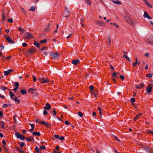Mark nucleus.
<instances>
[{
  "label": "nucleus",
  "instance_id": "11",
  "mask_svg": "<svg viewBox=\"0 0 153 153\" xmlns=\"http://www.w3.org/2000/svg\"><path fill=\"white\" fill-rule=\"evenodd\" d=\"M144 149L147 152H149L150 153H152L151 152V148L149 147L145 146L143 147Z\"/></svg>",
  "mask_w": 153,
  "mask_h": 153
},
{
  "label": "nucleus",
  "instance_id": "32",
  "mask_svg": "<svg viewBox=\"0 0 153 153\" xmlns=\"http://www.w3.org/2000/svg\"><path fill=\"white\" fill-rule=\"evenodd\" d=\"M35 8L34 6H31L30 9H29V11H33L35 10Z\"/></svg>",
  "mask_w": 153,
  "mask_h": 153
},
{
  "label": "nucleus",
  "instance_id": "18",
  "mask_svg": "<svg viewBox=\"0 0 153 153\" xmlns=\"http://www.w3.org/2000/svg\"><path fill=\"white\" fill-rule=\"evenodd\" d=\"M35 50L33 48H30L28 51V52L30 53V54H32L33 52H34Z\"/></svg>",
  "mask_w": 153,
  "mask_h": 153
},
{
  "label": "nucleus",
  "instance_id": "12",
  "mask_svg": "<svg viewBox=\"0 0 153 153\" xmlns=\"http://www.w3.org/2000/svg\"><path fill=\"white\" fill-rule=\"evenodd\" d=\"M51 55L52 57L55 59L57 58L59 56V54L57 53H52Z\"/></svg>",
  "mask_w": 153,
  "mask_h": 153
},
{
  "label": "nucleus",
  "instance_id": "53",
  "mask_svg": "<svg viewBox=\"0 0 153 153\" xmlns=\"http://www.w3.org/2000/svg\"><path fill=\"white\" fill-rule=\"evenodd\" d=\"M65 124L66 125H68L70 124L69 122L68 121H65Z\"/></svg>",
  "mask_w": 153,
  "mask_h": 153
},
{
  "label": "nucleus",
  "instance_id": "30",
  "mask_svg": "<svg viewBox=\"0 0 153 153\" xmlns=\"http://www.w3.org/2000/svg\"><path fill=\"white\" fill-rule=\"evenodd\" d=\"M86 3L88 5H91V2L90 0H84Z\"/></svg>",
  "mask_w": 153,
  "mask_h": 153
},
{
  "label": "nucleus",
  "instance_id": "1",
  "mask_svg": "<svg viewBox=\"0 0 153 153\" xmlns=\"http://www.w3.org/2000/svg\"><path fill=\"white\" fill-rule=\"evenodd\" d=\"M125 20L130 25L134 26L137 23L136 21L132 19L129 16H126L124 17Z\"/></svg>",
  "mask_w": 153,
  "mask_h": 153
},
{
  "label": "nucleus",
  "instance_id": "40",
  "mask_svg": "<svg viewBox=\"0 0 153 153\" xmlns=\"http://www.w3.org/2000/svg\"><path fill=\"white\" fill-rule=\"evenodd\" d=\"M47 42V40L46 39H44L43 40H41L40 43H45Z\"/></svg>",
  "mask_w": 153,
  "mask_h": 153
},
{
  "label": "nucleus",
  "instance_id": "31",
  "mask_svg": "<svg viewBox=\"0 0 153 153\" xmlns=\"http://www.w3.org/2000/svg\"><path fill=\"white\" fill-rule=\"evenodd\" d=\"M13 100L15 101L18 103H19L20 102V100L18 99L16 97H13Z\"/></svg>",
  "mask_w": 153,
  "mask_h": 153
},
{
  "label": "nucleus",
  "instance_id": "33",
  "mask_svg": "<svg viewBox=\"0 0 153 153\" xmlns=\"http://www.w3.org/2000/svg\"><path fill=\"white\" fill-rule=\"evenodd\" d=\"M18 30L19 31L22 32V33H24V32L25 31V30L24 29H23L21 27H18Z\"/></svg>",
  "mask_w": 153,
  "mask_h": 153
},
{
  "label": "nucleus",
  "instance_id": "43",
  "mask_svg": "<svg viewBox=\"0 0 153 153\" xmlns=\"http://www.w3.org/2000/svg\"><path fill=\"white\" fill-rule=\"evenodd\" d=\"M119 77L120 79H121L123 80L124 79V77L123 75H120L119 76Z\"/></svg>",
  "mask_w": 153,
  "mask_h": 153
},
{
  "label": "nucleus",
  "instance_id": "64",
  "mask_svg": "<svg viewBox=\"0 0 153 153\" xmlns=\"http://www.w3.org/2000/svg\"><path fill=\"white\" fill-rule=\"evenodd\" d=\"M53 153H61V152H59L56 151L55 150H54Z\"/></svg>",
  "mask_w": 153,
  "mask_h": 153
},
{
  "label": "nucleus",
  "instance_id": "59",
  "mask_svg": "<svg viewBox=\"0 0 153 153\" xmlns=\"http://www.w3.org/2000/svg\"><path fill=\"white\" fill-rule=\"evenodd\" d=\"M59 139L61 140H62L64 139V137L62 136L61 137L59 138Z\"/></svg>",
  "mask_w": 153,
  "mask_h": 153
},
{
  "label": "nucleus",
  "instance_id": "57",
  "mask_svg": "<svg viewBox=\"0 0 153 153\" xmlns=\"http://www.w3.org/2000/svg\"><path fill=\"white\" fill-rule=\"evenodd\" d=\"M54 137L56 139H58L59 137V136L58 135H57L56 134H55L54 135Z\"/></svg>",
  "mask_w": 153,
  "mask_h": 153
},
{
  "label": "nucleus",
  "instance_id": "20",
  "mask_svg": "<svg viewBox=\"0 0 153 153\" xmlns=\"http://www.w3.org/2000/svg\"><path fill=\"white\" fill-rule=\"evenodd\" d=\"M51 26V25L50 24H48L46 27L45 28V30L46 31H49L50 28V27Z\"/></svg>",
  "mask_w": 153,
  "mask_h": 153
},
{
  "label": "nucleus",
  "instance_id": "46",
  "mask_svg": "<svg viewBox=\"0 0 153 153\" xmlns=\"http://www.w3.org/2000/svg\"><path fill=\"white\" fill-rule=\"evenodd\" d=\"M48 113V112L47 111L45 110L43 111V114L44 115H46Z\"/></svg>",
  "mask_w": 153,
  "mask_h": 153
},
{
  "label": "nucleus",
  "instance_id": "58",
  "mask_svg": "<svg viewBox=\"0 0 153 153\" xmlns=\"http://www.w3.org/2000/svg\"><path fill=\"white\" fill-rule=\"evenodd\" d=\"M34 130V128H32L31 129H30L29 130V131L30 132H32Z\"/></svg>",
  "mask_w": 153,
  "mask_h": 153
},
{
  "label": "nucleus",
  "instance_id": "39",
  "mask_svg": "<svg viewBox=\"0 0 153 153\" xmlns=\"http://www.w3.org/2000/svg\"><path fill=\"white\" fill-rule=\"evenodd\" d=\"M135 100L134 98H131V103H133V102H135Z\"/></svg>",
  "mask_w": 153,
  "mask_h": 153
},
{
  "label": "nucleus",
  "instance_id": "27",
  "mask_svg": "<svg viewBox=\"0 0 153 153\" xmlns=\"http://www.w3.org/2000/svg\"><path fill=\"white\" fill-rule=\"evenodd\" d=\"M16 149L17 150L18 152H21L22 153H25V152L22 149L18 147H16Z\"/></svg>",
  "mask_w": 153,
  "mask_h": 153
},
{
  "label": "nucleus",
  "instance_id": "21",
  "mask_svg": "<svg viewBox=\"0 0 153 153\" xmlns=\"http://www.w3.org/2000/svg\"><path fill=\"white\" fill-rule=\"evenodd\" d=\"M33 134L34 135H37L38 136H39L40 135V134L39 132H36L35 131H34L33 133Z\"/></svg>",
  "mask_w": 153,
  "mask_h": 153
},
{
  "label": "nucleus",
  "instance_id": "63",
  "mask_svg": "<svg viewBox=\"0 0 153 153\" xmlns=\"http://www.w3.org/2000/svg\"><path fill=\"white\" fill-rule=\"evenodd\" d=\"M29 124L31 126V127L34 128V125L33 124H32L30 123H29Z\"/></svg>",
  "mask_w": 153,
  "mask_h": 153
},
{
  "label": "nucleus",
  "instance_id": "51",
  "mask_svg": "<svg viewBox=\"0 0 153 153\" xmlns=\"http://www.w3.org/2000/svg\"><path fill=\"white\" fill-rule=\"evenodd\" d=\"M2 20L4 21L5 19V16L4 14H2Z\"/></svg>",
  "mask_w": 153,
  "mask_h": 153
},
{
  "label": "nucleus",
  "instance_id": "5",
  "mask_svg": "<svg viewBox=\"0 0 153 153\" xmlns=\"http://www.w3.org/2000/svg\"><path fill=\"white\" fill-rule=\"evenodd\" d=\"M146 94H149L152 91V87L150 84H149L148 86L146 88Z\"/></svg>",
  "mask_w": 153,
  "mask_h": 153
},
{
  "label": "nucleus",
  "instance_id": "4",
  "mask_svg": "<svg viewBox=\"0 0 153 153\" xmlns=\"http://www.w3.org/2000/svg\"><path fill=\"white\" fill-rule=\"evenodd\" d=\"M38 80L42 83H45L49 81L48 79L45 77L40 78Z\"/></svg>",
  "mask_w": 153,
  "mask_h": 153
},
{
  "label": "nucleus",
  "instance_id": "14",
  "mask_svg": "<svg viewBox=\"0 0 153 153\" xmlns=\"http://www.w3.org/2000/svg\"><path fill=\"white\" fill-rule=\"evenodd\" d=\"M12 70L9 69L7 71H4V74L5 76H7L12 71Z\"/></svg>",
  "mask_w": 153,
  "mask_h": 153
},
{
  "label": "nucleus",
  "instance_id": "2",
  "mask_svg": "<svg viewBox=\"0 0 153 153\" xmlns=\"http://www.w3.org/2000/svg\"><path fill=\"white\" fill-rule=\"evenodd\" d=\"M23 38H24L27 39H29L32 38H33V35L30 33L28 32H26L25 33L24 35H23Z\"/></svg>",
  "mask_w": 153,
  "mask_h": 153
},
{
  "label": "nucleus",
  "instance_id": "62",
  "mask_svg": "<svg viewBox=\"0 0 153 153\" xmlns=\"http://www.w3.org/2000/svg\"><path fill=\"white\" fill-rule=\"evenodd\" d=\"M33 79L34 82H35L36 81V79L35 76H33Z\"/></svg>",
  "mask_w": 153,
  "mask_h": 153
},
{
  "label": "nucleus",
  "instance_id": "60",
  "mask_svg": "<svg viewBox=\"0 0 153 153\" xmlns=\"http://www.w3.org/2000/svg\"><path fill=\"white\" fill-rule=\"evenodd\" d=\"M126 59L130 62H131V59L128 56L127 57Z\"/></svg>",
  "mask_w": 153,
  "mask_h": 153
},
{
  "label": "nucleus",
  "instance_id": "29",
  "mask_svg": "<svg viewBox=\"0 0 153 153\" xmlns=\"http://www.w3.org/2000/svg\"><path fill=\"white\" fill-rule=\"evenodd\" d=\"M146 132L148 134H151L153 135V130L151 131L149 130H148L146 131Z\"/></svg>",
  "mask_w": 153,
  "mask_h": 153
},
{
  "label": "nucleus",
  "instance_id": "17",
  "mask_svg": "<svg viewBox=\"0 0 153 153\" xmlns=\"http://www.w3.org/2000/svg\"><path fill=\"white\" fill-rule=\"evenodd\" d=\"M97 24L102 26H103L105 25V24L103 22L100 21H98L97 22Z\"/></svg>",
  "mask_w": 153,
  "mask_h": 153
},
{
  "label": "nucleus",
  "instance_id": "52",
  "mask_svg": "<svg viewBox=\"0 0 153 153\" xmlns=\"http://www.w3.org/2000/svg\"><path fill=\"white\" fill-rule=\"evenodd\" d=\"M7 107V104H4L2 106L3 108H6Z\"/></svg>",
  "mask_w": 153,
  "mask_h": 153
},
{
  "label": "nucleus",
  "instance_id": "41",
  "mask_svg": "<svg viewBox=\"0 0 153 153\" xmlns=\"http://www.w3.org/2000/svg\"><path fill=\"white\" fill-rule=\"evenodd\" d=\"M149 44L151 45H153V41H148L147 42Z\"/></svg>",
  "mask_w": 153,
  "mask_h": 153
},
{
  "label": "nucleus",
  "instance_id": "3",
  "mask_svg": "<svg viewBox=\"0 0 153 153\" xmlns=\"http://www.w3.org/2000/svg\"><path fill=\"white\" fill-rule=\"evenodd\" d=\"M15 135L17 138H20L21 140H23L25 139V137L24 136L19 133H16Z\"/></svg>",
  "mask_w": 153,
  "mask_h": 153
},
{
  "label": "nucleus",
  "instance_id": "10",
  "mask_svg": "<svg viewBox=\"0 0 153 153\" xmlns=\"http://www.w3.org/2000/svg\"><path fill=\"white\" fill-rule=\"evenodd\" d=\"M143 16L144 17L146 18H147L148 19H152V17L150 16L148 14V13L146 12H145L144 13V14L143 15Z\"/></svg>",
  "mask_w": 153,
  "mask_h": 153
},
{
  "label": "nucleus",
  "instance_id": "49",
  "mask_svg": "<svg viewBox=\"0 0 153 153\" xmlns=\"http://www.w3.org/2000/svg\"><path fill=\"white\" fill-rule=\"evenodd\" d=\"M25 145V144L23 143L22 142L21 143V144L20 145V147L21 148H22Z\"/></svg>",
  "mask_w": 153,
  "mask_h": 153
},
{
  "label": "nucleus",
  "instance_id": "9",
  "mask_svg": "<svg viewBox=\"0 0 153 153\" xmlns=\"http://www.w3.org/2000/svg\"><path fill=\"white\" fill-rule=\"evenodd\" d=\"M46 106L44 107V108L45 110H49L51 108L50 104L49 103H47L45 104Z\"/></svg>",
  "mask_w": 153,
  "mask_h": 153
},
{
  "label": "nucleus",
  "instance_id": "45",
  "mask_svg": "<svg viewBox=\"0 0 153 153\" xmlns=\"http://www.w3.org/2000/svg\"><path fill=\"white\" fill-rule=\"evenodd\" d=\"M22 46H23V47H26V46H27V44L26 43L24 42L22 44Z\"/></svg>",
  "mask_w": 153,
  "mask_h": 153
},
{
  "label": "nucleus",
  "instance_id": "42",
  "mask_svg": "<svg viewBox=\"0 0 153 153\" xmlns=\"http://www.w3.org/2000/svg\"><path fill=\"white\" fill-rule=\"evenodd\" d=\"M40 148L41 150L42 149L44 150L46 148L45 147V146H40Z\"/></svg>",
  "mask_w": 153,
  "mask_h": 153
},
{
  "label": "nucleus",
  "instance_id": "16",
  "mask_svg": "<svg viewBox=\"0 0 153 153\" xmlns=\"http://www.w3.org/2000/svg\"><path fill=\"white\" fill-rule=\"evenodd\" d=\"M146 4V5L149 7L150 8H152V5L147 2V0H142Z\"/></svg>",
  "mask_w": 153,
  "mask_h": 153
},
{
  "label": "nucleus",
  "instance_id": "24",
  "mask_svg": "<svg viewBox=\"0 0 153 153\" xmlns=\"http://www.w3.org/2000/svg\"><path fill=\"white\" fill-rule=\"evenodd\" d=\"M111 1L114 3L117 4H121V2L118 0H117L115 1L112 0Z\"/></svg>",
  "mask_w": 153,
  "mask_h": 153
},
{
  "label": "nucleus",
  "instance_id": "6",
  "mask_svg": "<svg viewBox=\"0 0 153 153\" xmlns=\"http://www.w3.org/2000/svg\"><path fill=\"white\" fill-rule=\"evenodd\" d=\"M65 9V10L64 13V15L65 17L67 18L69 16L70 12L68 10V8L66 7Z\"/></svg>",
  "mask_w": 153,
  "mask_h": 153
},
{
  "label": "nucleus",
  "instance_id": "8",
  "mask_svg": "<svg viewBox=\"0 0 153 153\" xmlns=\"http://www.w3.org/2000/svg\"><path fill=\"white\" fill-rule=\"evenodd\" d=\"M5 38L6 40L10 43L13 44L14 43V42L11 39L9 36H5Z\"/></svg>",
  "mask_w": 153,
  "mask_h": 153
},
{
  "label": "nucleus",
  "instance_id": "37",
  "mask_svg": "<svg viewBox=\"0 0 153 153\" xmlns=\"http://www.w3.org/2000/svg\"><path fill=\"white\" fill-rule=\"evenodd\" d=\"M78 114L80 117H82L83 115V114L81 112H78Z\"/></svg>",
  "mask_w": 153,
  "mask_h": 153
},
{
  "label": "nucleus",
  "instance_id": "28",
  "mask_svg": "<svg viewBox=\"0 0 153 153\" xmlns=\"http://www.w3.org/2000/svg\"><path fill=\"white\" fill-rule=\"evenodd\" d=\"M35 150L38 153H41L40 148L39 149L38 147H36L35 148Z\"/></svg>",
  "mask_w": 153,
  "mask_h": 153
},
{
  "label": "nucleus",
  "instance_id": "25",
  "mask_svg": "<svg viewBox=\"0 0 153 153\" xmlns=\"http://www.w3.org/2000/svg\"><path fill=\"white\" fill-rule=\"evenodd\" d=\"M0 125L1 128L4 129L5 128L4 123L3 121L0 122Z\"/></svg>",
  "mask_w": 153,
  "mask_h": 153
},
{
  "label": "nucleus",
  "instance_id": "7",
  "mask_svg": "<svg viewBox=\"0 0 153 153\" xmlns=\"http://www.w3.org/2000/svg\"><path fill=\"white\" fill-rule=\"evenodd\" d=\"M40 123V124L43 125L47 127H49V126L51 127L50 124H48V123L45 122L44 121H42Z\"/></svg>",
  "mask_w": 153,
  "mask_h": 153
},
{
  "label": "nucleus",
  "instance_id": "48",
  "mask_svg": "<svg viewBox=\"0 0 153 153\" xmlns=\"http://www.w3.org/2000/svg\"><path fill=\"white\" fill-rule=\"evenodd\" d=\"M89 87V89L91 90H93L94 88V87L92 85H90Z\"/></svg>",
  "mask_w": 153,
  "mask_h": 153
},
{
  "label": "nucleus",
  "instance_id": "19",
  "mask_svg": "<svg viewBox=\"0 0 153 153\" xmlns=\"http://www.w3.org/2000/svg\"><path fill=\"white\" fill-rule=\"evenodd\" d=\"M142 113H140L139 114H137L136 115V117L134 118V120L135 121H136L138 119L139 117L141 115H142Z\"/></svg>",
  "mask_w": 153,
  "mask_h": 153
},
{
  "label": "nucleus",
  "instance_id": "47",
  "mask_svg": "<svg viewBox=\"0 0 153 153\" xmlns=\"http://www.w3.org/2000/svg\"><path fill=\"white\" fill-rule=\"evenodd\" d=\"M35 90H36L35 89H34L33 88H30L28 90V91L29 92H31V91H35Z\"/></svg>",
  "mask_w": 153,
  "mask_h": 153
},
{
  "label": "nucleus",
  "instance_id": "13",
  "mask_svg": "<svg viewBox=\"0 0 153 153\" xmlns=\"http://www.w3.org/2000/svg\"><path fill=\"white\" fill-rule=\"evenodd\" d=\"M79 62V60L78 59H77L76 60H72V64L76 65H77L78 63Z\"/></svg>",
  "mask_w": 153,
  "mask_h": 153
},
{
  "label": "nucleus",
  "instance_id": "44",
  "mask_svg": "<svg viewBox=\"0 0 153 153\" xmlns=\"http://www.w3.org/2000/svg\"><path fill=\"white\" fill-rule=\"evenodd\" d=\"M7 21H8L9 22H10V23H12L13 22V19H8V20H7Z\"/></svg>",
  "mask_w": 153,
  "mask_h": 153
},
{
  "label": "nucleus",
  "instance_id": "54",
  "mask_svg": "<svg viewBox=\"0 0 153 153\" xmlns=\"http://www.w3.org/2000/svg\"><path fill=\"white\" fill-rule=\"evenodd\" d=\"M1 89L3 90L4 91L7 89V88L3 86L1 87Z\"/></svg>",
  "mask_w": 153,
  "mask_h": 153
},
{
  "label": "nucleus",
  "instance_id": "55",
  "mask_svg": "<svg viewBox=\"0 0 153 153\" xmlns=\"http://www.w3.org/2000/svg\"><path fill=\"white\" fill-rule=\"evenodd\" d=\"M1 59L3 60H5L6 59V57L4 56H1Z\"/></svg>",
  "mask_w": 153,
  "mask_h": 153
},
{
  "label": "nucleus",
  "instance_id": "50",
  "mask_svg": "<svg viewBox=\"0 0 153 153\" xmlns=\"http://www.w3.org/2000/svg\"><path fill=\"white\" fill-rule=\"evenodd\" d=\"M2 143L4 145H6V143L5 140H3L2 141Z\"/></svg>",
  "mask_w": 153,
  "mask_h": 153
},
{
  "label": "nucleus",
  "instance_id": "22",
  "mask_svg": "<svg viewBox=\"0 0 153 153\" xmlns=\"http://www.w3.org/2000/svg\"><path fill=\"white\" fill-rule=\"evenodd\" d=\"M26 139L28 141L32 142L33 140V138L32 137L30 136L28 138H26Z\"/></svg>",
  "mask_w": 153,
  "mask_h": 153
},
{
  "label": "nucleus",
  "instance_id": "34",
  "mask_svg": "<svg viewBox=\"0 0 153 153\" xmlns=\"http://www.w3.org/2000/svg\"><path fill=\"white\" fill-rule=\"evenodd\" d=\"M107 40L109 42V44L110 45L111 41V39L110 36H108L107 38Z\"/></svg>",
  "mask_w": 153,
  "mask_h": 153
},
{
  "label": "nucleus",
  "instance_id": "15",
  "mask_svg": "<svg viewBox=\"0 0 153 153\" xmlns=\"http://www.w3.org/2000/svg\"><path fill=\"white\" fill-rule=\"evenodd\" d=\"M144 86L143 83H142L141 84L139 85H136V87L137 89H139L142 88Z\"/></svg>",
  "mask_w": 153,
  "mask_h": 153
},
{
  "label": "nucleus",
  "instance_id": "23",
  "mask_svg": "<svg viewBox=\"0 0 153 153\" xmlns=\"http://www.w3.org/2000/svg\"><path fill=\"white\" fill-rule=\"evenodd\" d=\"M34 45L36 46V47L39 48V45L40 44L37 42L36 41H34Z\"/></svg>",
  "mask_w": 153,
  "mask_h": 153
},
{
  "label": "nucleus",
  "instance_id": "26",
  "mask_svg": "<svg viewBox=\"0 0 153 153\" xmlns=\"http://www.w3.org/2000/svg\"><path fill=\"white\" fill-rule=\"evenodd\" d=\"M11 99L13 98V97H15V96L14 95V94L11 91H9Z\"/></svg>",
  "mask_w": 153,
  "mask_h": 153
},
{
  "label": "nucleus",
  "instance_id": "35",
  "mask_svg": "<svg viewBox=\"0 0 153 153\" xmlns=\"http://www.w3.org/2000/svg\"><path fill=\"white\" fill-rule=\"evenodd\" d=\"M98 111H99V114H100V116L101 117V116L102 114V112H101V108L100 107H98Z\"/></svg>",
  "mask_w": 153,
  "mask_h": 153
},
{
  "label": "nucleus",
  "instance_id": "36",
  "mask_svg": "<svg viewBox=\"0 0 153 153\" xmlns=\"http://www.w3.org/2000/svg\"><path fill=\"white\" fill-rule=\"evenodd\" d=\"M20 92L23 95L27 93V91L25 90H22L20 91Z\"/></svg>",
  "mask_w": 153,
  "mask_h": 153
},
{
  "label": "nucleus",
  "instance_id": "56",
  "mask_svg": "<svg viewBox=\"0 0 153 153\" xmlns=\"http://www.w3.org/2000/svg\"><path fill=\"white\" fill-rule=\"evenodd\" d=\"M15 85L16 87H18L19 85V83L18 82H15Z\"/></svg>",
  "mask_w": 153,
  "mask_h": 153
},
{
  "label": "nucleus",
  "instance_id": "61",
  "mask_svg": "<svg viewBox=\"0 0 153 153\" xmlns=\"http://www.w3.org/2000/svg\"><path fill=\"white\" fill-rule=\"evenodd\" d=\"M137 63V62H135L134 63H133L132 65H133V67H134Z\"/></svg>",
  "mask_w": 153,
  "mask_h": 153
},
{
  "label": "nucleus",
  "instance_id": "38",
  "mask_svg": "<svg viewBox=\"0 0 153 153\" xmlns=\"http://www.w3.org/2000/svg\"><path fill=\"white\" fill-rule=\"evenodd\" d=\"M152 74H148L146 75V76L148 77L151 78L152 77Z\"/></svg>",
  "mask_w": 153,
  "mask_h": 153
}]
</instances>
